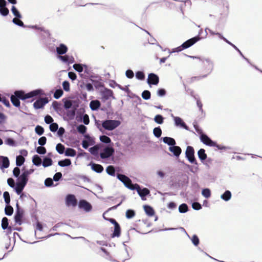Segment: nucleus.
Instances as JSON below:
<instances>
[{
	"label": "nucleus",
	"mask_w": 262,
	"mask_h": 262,
	"mask_svg": "<svg viewBox=\"0 0 262 262\" xmlns=\"http://www.w3.org/2000/svg\"><path fill=\"white\" fill-rule=\"evenodd\" d=\"M45 94L42 89H38L25 93L23 90H17L14 93V96L19 100H25L37 96H42Z\"/></svg>",
	"instance_id": "1"
},
{
	"label": "nucleus",
	"mask_w": 262,
	"mask_h": 262,
	"mask_svg": "<svg viewBox=\"0 0 262 262\" xmlns=\"http://www.w3.org/2000/svg\"><path fill=\"white\" fill-rule=\"evenodd\" d=\"M200 139L201 142L204 144L210 146V147H215L219 150H230L231 149V147L226 146L218 144L216 142L213 141L207 134L201 135L200 137Z\"/></svg>",
	"instance_id": "2"
},
{
	"label": "nucleus",
	"mask_w": 262,
	"mask_h": 262,
	"mask_svg": "<svg viewBox=\"0 0 262 262\" xmlns=\"http://www.w3.org/2000/svg\"><path fill=\"white\" fill-rule=\"evenodd\" d=\"M205 62L207 64V65L204 66L205 70L207 73L206 74L203 75L202 76H193L191 78V82H193L195 80H200L202 78H204L207 77V76L210 74L213 69L214 67L213 62L209 59H205Z\"/></svg>",
	"instance_id": "3"
},
{
	"label": "nucleus",
	"mask_w": 262,
	"mask_h": 262,
	"mask_svg": "<svg viewBox=\"0 0 262 262\" xmlns=\"http://www.w3.org/2000/svg\"><path fill=\"white\" fill-rule=\"evenodd\" d=\"M20 182V179H17L16 183L14 180L12 178L7 179L8 185L12 188L17 194H20L25 187V186H23L22 184H21Z\"/></svg>",
	"instance_id": "4"
},
{
	"label": "nucleus",
	"mask_w": 262,
	"mask_h": 262,
	"mask_svg": "<svg viewBox=\"0 0 262 262\" xmlns=\"http://www.w3.org/2000/svg\"><path fill=\"white\" fill-rule=\"evenodd\" d=\"M121 124V122L119 120L105 119L102 120V127L105 130L111 131Z\"/></svg>",
	"instance_id": "5"
},
{
	"label": "nucleus",
	"mask_w": 262,
	"mask_h": 262,
	"mask_svg": "<svg viewBox=\"0 0 262 262\" xmlns=\"http://www.w3.org/2000/svg\"><path fill=\"white\" fill-rule=\"evenodd\" d=\"M194 149L191 146H187L185 151V157L187 160L191 164H193L195 165H198V162L194 156Z\"/></svg>",
	"instance_id": "6"
},
{
	"label": "nucleus",
	"mask_w": 262,
	"mask_h": 262,
	"mask_svg": "<svg viewBox=\"0 0 262 262\" xmlns=\"http://www.w3.org/2000/svg\"><path fill=\"white\" fill-rule=\"evenodd\" d=\"M115 149L112 146L104 147L100 153V157L102 159H107L111 157L114 158Z\"/></svg>",
	"instance_id": "7"
},
{
	"label": "nucleus",
	"mask_w": 262,
	"mask_h": 262,
	"mask_svg": "<svg viewBox=\"0 0 262 262\" xmlns=\"http://www.w3.org/2000/svg\"><path fill=\"white\" fill-rule=\"evenodd\" d=\"M23 172L20 174V179L21 180V184L24 186H26L29 180V176L32 174L34 171V169H25V167L23 168Z\"/></svg>",
	"instance_id": "8"
},
{
	"label": "nucleus",
	"mask_w": 262,
	"mask_h": 262,
	"mask_svg": "<svg viewBox=\"0 0 262 262\" xmlns=\"http://www.w3.org/2000/svg\"><path fill=\"white\" fill-rule=\"evenodd\" d=\"M100 94L101 95V99L103 102L106 101L111 97L114 99H115L114 96L113 91L108 88H105L101 90L100 92Z\"/></svg>",
	"instance_id": "9"
},
{
	"label": "nucleus",
	"mask_w": 262,
	"mask_h": 262,
	"mask_svg": "<svg viewBox=\"0 0 262 262\" xmlns=\"http://www.w3.org/2000/svg\"><path fill=\"white\" fill-rule=\"evenodd\" d=\"M170 116L173 119L174 125L176 126L184 128L187 130H189V127L181 118L174 116L173 114H171Z\"/></svg>",
	"instance_id": "10"
},
{
	"label": "nucleus",
	"mask_w": 262,
	"mask_h": 262,
	"mask_svg": "<svg viewBox=\"0 0 262 262\" xmlns=\"http://www.w3.org/2000/svg\"><path fill=\"white\" fill-rule=\"evenodd\" d=\"M203 37H200L199 36H195L193 37H192L186 41H185L184 42H183L182 44V47L183 49H186L192 46H193L194 44H195L196 42H197L198 41L200 40L201 39L203 38Z\"/></svg>",
	"instance_id": "11"
},
{
	"label": "nucleus",
	"mask_w": 262,
	"mask_h": 262,
	"mask_svg": "<svg viewBox=\"0 0 262 262\" xmlns=\"http://www.w3.org/2000/svg\"><path fill=\"white\" fill-rule=\"evenodd\" d=\"M84 139L82 141V146L84 149H88V147L93 145L95 143L94 139L91 137L89 134H86L83 136Z\"/></svg>",
	"instance_id": "12"
},
{
	"label": "nucleus",
	"mask_w": 262,
	"mask_h": 262,
	"mask_svg": "<svg viewBox=\"0 0 262 262\" xmlns=\"http://www.w3.org/2000/svg\"><path fill=\"white\" fill-rule=\"evenodd\" d=\"M78 206L79 208L83 209L86 212H89L92 209V206L91 203L83 199L79 200Z\"/></svg>",
	"instance_id": "13"
},
{
	"label": "nucleus",
	"mask_w": 262,
	"mask_h": 262,
	"mask_svg": "<svg viewBox=\"0 0 262 262\" xmlns=\"http://www.w3.org/2000/svg\"><path fill=\"white\" fill-rule=\"evenodd\" d=\"M159 82V77L158 75L154 73L148 74L147 83L149 86L151 84L157 85Z\"/></svg>",
	"instance_id": "14"
},
{
	"label": "nucleus",
	"mask_w": 262,
	"mask_h": 262,
	"mask_svg": "<svg viewBox=\"0 0 262 262\" xmlns=\"http://www.w3.org/2000/svg\"><path fill=\"white\" fill-rule=\"evenodd\" d=\"M24 211L23 209H16L14 216V221L16 224L21 225L23 223L22 219L24 217Z\"/></svg>",
	"instance_id": "15"
},
{
	"label": "nucleus",
	"mask_w": 262,
	"mask_h": 262,
	"mask_svg": "<svg viewBox=\"0 0 262 262\" xmlns=\"http://www.w3.org/2000/svg\"><path fill=\"white\" fill-rule=\"evenodd\" d=\"M65 202L67 206H72L75 207L77 204V201L76 197L72 194H68L66 195Z\"/></svg>",
	"instance_id": "16"
},
{
	"label": "nucleus",
	"mask_w": 262,
	"mask_h": 262,
	"mask_svg": "<svg viewBox=\"0 0 262 262\" xmlns=\"http://www.w3.org/2000/svg\"><path fill=\"white\" fill-rule=\"evenodd\" d=\"M48 102L47 98H40L34 102L33 106L35 109L42 108Z\"/></svg>",
	"instance_id": "17"
},
{
	"label": "nucleus",
	"mask_w": 262,
	"mask_h": 262,
	"mask_svg": "<svg viewBox=\"0 0 262 262\" xmlns=\"http://www.w3.org/2000/svg\"><path fill=\"white\" fill-rule=\"evenodd\" d=\"M138 189H137V192L139 195L141 197V199L143 201L146 200V196L150 195L149 190L145 187H141L139 186Z\"/></svg>",
	"instance_id": "18"
},
{
	"label": "nucleus",
	"mask_w": 262,
	"mask_h": 262,
	"mask_svg": "<svg viewBox=\"0 0 262 262\" xmlns=\"http://www.w3.org/2000/svg\"><path fill=\"white\" fill-rule=\"evenodd\" d=\"M7 2L6 0H0V14L6 16L9 14V10L6 7Z\"/></svg>",
	"instance_id": "19"
},
{
	"label": "nucleus",
	"mask_w": 262,
	"mask_h": 262,
	"mask_svg": "<svg viewBox=\"0 0 262 262\" xmlns=\"http://www.w3.org/2000/svg\"><path fill=\"white\" fill-rule=\"evenodd\" d=\"M57 58L60 60L62 62L70 64L75 62L74 57L69 55H64V56H58Z\"/></svg>",
	"instance_id": "20"
},
{
	"label": "nucleus",
	"mask_w": 262,
	"mask_h": 262,
	"mask_svg": "<svg viewBox=\"0 0 262 262\" xmlns=\"http://www.w3.org/2000/svg\"><path fill=\"white\" fill-rule=\"evenodd\" d=\"M168 149L172 153L173 156L176 157L177 158H178L180 157V155L182 152L181 147L179 146H177L176 144H174V145L169 147Z\"/></svg>",
	"instance_id": "21"
},
{
	"label": "nucleus",
	"mask_w": 262,
	"mask_h": 262,
	"mask_svg": "<svg viewBox=\"0 0 262 262\" xmlns=\"http://www.w3.org/2000/svg\"><path fill=\"white\" fill-rule=\"evenodd\" d=\"M68 50V47L64 43H61L56 47V51L58 56L65 54Z\"/></svg>",
	"instance_id": "22"
},
{
	"label": "nucleus",
	"mask_w": 262,
	"mask_h": 262,
	"mask_svg": "<svg viewBox=\"0 0 262 262\" xmlns=\"http://www.w3.org/2000/svg\"><path fill=\"white\" fill-rule=\"evenodd\" d=\"M89 165L91 166L92 170L98 173H101L104 170L103 167L101 165L93 162H91Z\"/></svg>",
	"instance_id": "23"
},
{
	"label": "nucleus",
	"mask_w": 262,
	"mask_h": 262,
	"mask_svg": "<svg viewBox=\"0 0 262 262\" xmlns=\"http://www.w3.org/2000/svg\"><path fill=\"white\" fill-rule=\"evenodd\" d=\"M180 229L184 231L186 235L191 239V241L194 246H198L199 245L200 239L197 235L194 234L192 235V237H190L184 228L181 227Z\"/></svg>",
	"instance_id": "24"
},
{
	"label": "nucleus",
	"mask_w": 262,
	"mask_h": 262,
	"mask_svg": "<svg viewBox=\"0 0 262 262\" xmlns=\"http://www.w3.org/2000/svg\"><path fill=\"white\" fill-rule=\"evenodd\" d=\"M160 140L162 141L163 143L168 145L169 147H171L174 144H176V142L173 138L169 137H162Z\"/></svg>",
	"instance_id": "25"
},
{
	"label": "nucleus",
	"mask_w": 262,
	"mask_h": 262,
	"mask_svg": "<svg viewBox=\"0 0 262 262\" xmlns=\"http://www.w3.org/2000/svg\"><path fill=\"white\" fill-rule=\"evenodd\" d=\"M101 106V103L98 100H92L90 103V107L93 111H98Z\"/></svg>",
	"instance_id": "26"
},
{
	"label": "nucleus",
	"mask_w": 262,
	"mask_h": 262,
	"mask_svg": "<svg viewBox=\"0 0 262 262\" xmlns=\"http://www.w3.org/2000/svg\"><path fill=\"white\" fill-rule=\"evenodd\" d=\"M198 156L199 159L203 163H205V161L207 158V154L205 152V150L203 148H201L198 151Z\"/></svg>",
	"instance_id": "27"
},
{
	"label": "nucleus",
	"mask_w": 262,
	"mask_h": 262,
	"mask_svg": "<svg viewBox=\"0 0 262 262\" xmlns=\"http://www.w3.org/2000/svg\"><path fill=\"white\" fill-rule=\"evenodd\" d=\"M0 159L2 160V163L1 164V169L7 168L9 167L10 161L9 158L6 156H0Z\"/></svg>",
	"instance_id": "28"
},
{
	"label": "nucleus",
	"mask_w": 262,
	"mask_h": 262,
	"mask_svg": "<svg viewBox=\"0 0 262 262\" xmlns=\"http://www.w3.org/2000/svg\"><path fill=\"white\" fill-rule=\"evenodd\" d=\"M143 208L145 213L149 216H152L155 214V210L154 208L148 205H144Z\"/></svg>",
	"instance_id": "29"
},
{
	"label": "nucleus",
	"mask_w": 262,
	"mask_h": 262,
	"mask_svg": "<svg viewBox=\"0 0 262 262\" xmlns=\"http://www.w3.org/2000/svg\"><path fill=\"white\" fill-rule=\"evenodd\" d=\"M76 119L79 122H83L85 125H88L90 123V119L89 115L87 114H84V116L81 117H76Z\"/></svg>",
	"instance_id": "30"
},
{
	"label": "nucleus",
	"mask_w": 262,
	"mask_h": 262,
	"mask_svg": "<svg viewBox=\"0 0 262 262\" xmlns=\"http://www.w3.org/2000/svg\"><path fill=\"white\" fill-rule=\"evenodd\" d=\"M117 178L119 181L122 182L124 185L125 184H126V185L127 183H128V182H129L130 180V179L127 176H125L124 174L120 173H118L117 174Z\"/></svg>",
	"instance_id": "31"
},
{
	"label": "nucleus",
	"mask_w": 262,
	"mask_h": 262,
	"mask_svg": "<svg viewBox=\"0 0 262 262\" xmlns=\"http://www.w3.org/2000/svg\"><path fill=\"white\" fill-rule=\"evenodd\" d=\"M121 234V227L119 224L114 226V229L113 233L111 234V237H119Z\"/></svg>",
	"instance_id": "32"
},
{
	"label": "nucleus",
	"mask_w": 262,
	"mask_h": 262,
	"mask_svg": "<svg viewBox=\"0 0 262 262\" xmlns=\"http://www.w3.org/2000/svg\"><path fill=\"white\" fill-rule=\"evenodd\" d=\"M76 151L74 149L68 147L65 150L64 155L67 157H74L76 155Z\"/></svg>",
	"instance_id": "33"
},
{
	"label": "nucleus",
	"mask_w": 262,
	"mask_h": 262,
	"mask_svg": "<svg viewBox=\"0 0 262 262\" xmlns=\"http://www.w3.org/2000/svg\"><path fill=\"white\" fill-rule=\"evenodd\" d=\"M231 196L232 194L231 191L227 190L221 195V198L224 201L227 202L231 199Z\"/></svg>",
	"instance_id": "34"
},
{
	"label": "nucleus",
	"mask_w": 262,
	"mask_h": 262,
	"mask_svg": "<svg viewBox=\"0 0 262 262\" xmlns=\"http://www.w3.org/2000/svg\"><path fill=\"white\" fill-rule=\"evenodd\" d=\"M32 162L36 166H39L42 164L41 159L38 155H35L33 156Z\"/></svg>",
	"instance_id": "35"
},
{
	"label": "nucleus",
	"mask_w": 262,
	"mask_h": 262,
	"mask_svg": "<svg viewBox=\"0 0 262 262\" xmlns=\"http://www.w3.org/2000/svg\"><path fill=\"white\" fill-rule=\"evenodd\" d=\"M76 129H77V131L79 134H82L83 135V136H84V135L87 134H86V131H87V127L85 125H84L82 124L78 125L76 126Z\"/></svg>",
	"instance_id": "36"
},
{
	"label": "nucleus",
	"mask_w": 262,
	"mask_h": 262,
	"mask_svg": "<svg viewBox=\"0 0 262 262\" xmlns=\"http://www.w3.org/2000/svg\"><path fill=\"white\" fill-rule=\"evenodd\" d=\"M71 164V160L68 158L59 160L58 162V165L61 167L69 166Z\"/></svg>",
	"instance_id": "37"
},
{
	"label": "nucleus",
	"mask_w": 262,
	"mask_h": 262,
	"mask_svg": "<svg viewBox=\"0 0 262 262\" xmlns=\"http://www.w3.org/2000/svg\"><path fill=\"white\" fill-rule=\"evenodd\" d=\"M53 164V161L51 158L45 157L43 159V162H42V165L44 167L50 166Z\"/></svg>",
	"instance_id": "38"
},
{
	"label": "nucleus",
	"mask_w": 262,
	"mask_h": 262,
	"mask_svg": "<svg viewBox=\"0 0 262 262\" xmlns=\"http://www.w3.org/2000/svg\"><path fill=\"white\" fill-rule=\"evenodd\" d=\"M5 143L9 146L15 147L17 146L16 141L12 138L8 137L5 140Z\"/></svg>",
	"instance_id": "39"
},
{
	"label": "nucleus",
	"mask_w": 262,
	"mask_h": 262,
	"mask_svg": "<svg viewBox=\"0 0 262 262\" xmlns=\"http://www.w3.org/2000/svg\"><path fill=\"white\" fill-rule=\"evenodd\" d=\"M11 10L13 15L15 17V18L21 19L22 18L21 14L15 6H12Z\"/></svg>",
	"instance_id": "40"
},
{
	"label": "nucleus",
	"mask_w": 262,
	"mask_h": 262,
	"mask_svg": "<svg viewBox=\"0 0 262 262\" xmlns=\"http://www.w3.org/2000/svg\"><path fill=\"white\" fill-rule=\"evenodd\" d=\"M106 172L108 175L114 177L116 174L115 167L113 165H109L106 168Z\"/></svg>",
	"instance_id": "41"
},
{
	"label": "nucleus",
	"mask_w": 262,
	"mask_h": 262,
	"mask_svg": "<svg viewBox=\"0 0 262 262\" xmlns=\"http://www.w3.org/2000/svg\"><path fill=\"white\" fill-rule=\"evenodd\" d=\"M25 161V159L22 156L18 155L16 157V165L17 167L22 166Z\"/></svg>",
	"instance_id": "42"
},
{
	"label": "nucleus",
	"mask_w": 262,
	"mask_h": 262,
	"mask_svg": "<svg viewBox=\"0 0 262 262\" xmlns=\"http://www.w3.org/2000/svg\"><path fill=\"white\" fill-rule=\"evenodd\" d=\"M66 149L65 146L61 143H58L56 146V150L59 154H64Z\"/></svg>",
	"instance_id": "43"
},
{
	"label": "nucleus",
	"mask_w": 262,
	"mask_h": 262,
	"mask_svg": "<svg viewBox=\"0 0 262 262\" xmlns=\"http://www.w3.org/2000/svg\"><path fill=\"white\" fill-rule=\"evenodd\" d=\"M125 186L130 190H136L137 191V189H138V188L139 187L140 185L138 184H133L131 180H130V182H128V183H127L126 185L125 184Z\"/></svg>",
	"instance_id": "44"
},
{
	"label": "nucleus",
	"mask_w": 262,
	"mask_h": 262,
	"mask_svg": "<svg viewBox=\"0 0 262 262\" xmlns=\"http://www.w3.org/2000/svg\"><path fill=\"white\" fill-rule=\"evenodd\" d=\"M10 100L14 106L17 107H19L20 106V100L15 97V96H14L13 95L11 96Z\"/></svg>",
	"instance_id": "45"
},
{
	"label": "nucleus",
	"mask_w": 262,
	"mask_h": 262,
	"mask_svg": "<svg viewBox=\"0 0 262 262\" xmlns=\"http://www.w3.org/2000/svg\"><path fill=\"white\" fill-rule=\"evenodd\" d=\"M84 64L81 63H75L73 66L74 69L78 72L79 73H82L83 71V67Z\"/></svg>",
	"instance_id": "46"
},
{
	"label": "nucleus",
	"mask_w": 262,
	"mask_h": 262,
	"mask_svg": "<svg viewBox=\"0 0 262 262\" xmlns=\"http://www.w3.org/2000/svg\"><path fill=\"white\" fill-rule=\"evenodd\" d=\"M164 118L160 114L156 115L154 119V121L159 124H162L164 122Z\"/></svg>",
	"instance_id": "47"
},
{
	"label": "nucleus",
	"mask_w": 262,
	"mask_h": 262,
	"mask_svg": "<svg viewBox=\"0 0 262 262\" xmlns=\"http://www.w3.org/2000/svg\"><path fill=\"white\" fill-rule=\"evenodd\" d=\"M188 211V206L186 203L181 204L179 207V212L181 213H185Z\"/></svg>",
	"instance_id": "48"
},
{
	"label": "nucleus",
	"mask_w": 262,
	"mask_h": 262,
	"mask_svg": "<svg viewBox=\"0 0 262 262\" xmlns=\"http://www.w3.org/2000/svg\"><path fill=\"white\" fill-rule=\"evenodd\" d=\"M63 94V91L59 88L58 89H56L54 93L53 97L56 99H59Z\"/></svg>",
	"instance_id": "49"
},
{
	"label": "nucleus",
	"mask_w": 262,
	"mask_h": 262,
	"mask_svg": "<svg viewBox=\"0 0 262 262\" xmlns=\"http://www.w3.org/2000/svg\"><path fill=\"white\" fill-rule=\"evenodd\" d=\"M13 213V208L10 204L6 205L5 213L8 216H11Z\"/></svg>",
	"instance_id": "50"
},
{
	"label": "nucleus",
	"mask_w": 262,
	"mask_h": 262,
	"mask_svg": "<svg viewBox=\"0 0 262 262\" xmlns=\"http://www.w3.org/2000/svg\"><path fill=\"white\" fill-rule=\"evenodd\" d=\"M53 181V180L51 178L46 179L44 182L45 186L47 187H51L57 186V184H54Z\"/></svg>",
	"instance_id": "51"
},
{
	"label": "nucleus",
	"mask_w": 262,
	"mask_h": 262,
	"mask_svg": "<svg viewBox=\"0 0 262 262\" xmlns=\"http://www.w3.org/2000/svg\"><path fill=\"white\" fill-rule=\"evenodd\" d=\"M162 133V131L160 126L156 127L153 129L154 135L157 138L161 136Z\"/></svg>",
	"instance_id": "52"
},
{
	"label": "nucleus",
	"mask_w": 262,
	"mask_h": 262,
	"mask_svg": "<svg viewBox=\"0 0 262 262\" xmlns=\"http://www.w3.org/2000/svg\"><path fill=\"white\" fill-rule=\"evenodd\" d=\"M89 151L92 155L95 157L99 156V148L96 146L90 147Z\"/></svg>",
	"instance_id": "53"
},
{
	"label": "nucleus",
	"mask_w": 262,
	"mask_h": 262,
	"mask_svg": "<svg viewBox=\"0 0 262 262\" xmlns=\"http://www.w3.org/2000/svg\"><path fill=\"white\" fill-rule=\"evenodd\" d=\"M99 138L100 141L104 144H109L112 142L110 138L106 135H101Z\"/></svg>",
	"instance_id": "54"
},
{
	"label": "nucleus",
	"mask_w": 262,
	"mask_h": 262,
	"mask_svg": "<svg viewBox=\"0 0 262 262\" xmlns=\"http://www.w3.org/2000/svg\"><path fill=\"white\" fill-rule=\"evenodd\" d=\"M66 116L68 118L69 120L74 119L76 115V112L74 110H67Z\"/></svg>",
	"instance_id": "55"
},
{
	"label": "nucleus",
	"mask_w": 262,
	"mask_h": 262,
	"mask_svg": "<svg viewBox=\"0 0 262 262\" xmlns=\"http://www.w3.org/2000/svg\"><path fill=\"white\" fill-rule=\"evenodd\" d=\"M202 195L206 199H208L211 196V190L208 188H205L202 190Z\"/></svg>",
	"instance_id": "56"
},
{
	"label": "nucleus",
	"mask_w": 262,
	"mask_h": 262,
	"mask_svg": "<svg viewBox=\"0 0 262 262\" xmlns=\"http://www.w3.org/2000/svg\"><path fill=\"white\" fill-rule=\"evenodd\" d=\"M1 226L3 229L6 230L8 228L9 226V220L6 217H4L2 220Z\"/></svg>",
	"instance_id": "57"
},
{
	"label": "nucleus",
	"mask_w": 262,
	"mask_h": 262,
	"mask_svg": "<svg viewBox=\"0 0 262 262\" xmlns=\"http://www.w3.org/2000/svg\"><path fill=\"white\" fill-rule=\"evenodd\" d=\"M142 98L145 100H147L150 99L151 93L148 90H144L141 94Z\"/></svg>",
	"instance_id": "58"
},
{
	"label": "nucleus",
	"mask_w": 262,
	"mask_h": 262,
	"mask_svg": "<svg viewBox=\"0 0 262 262\" xmlns=\"http://www.w3.org/2000/svg\"><path fill=\"white\" fill-rule=\"evenodd\" d=\"M136 214L135 211L133 209H127L125 213L126 217L128 219H132Z\"/></svg>",
	"instance_id": "59"
},
{
	"label": "nucleus",
	"mask_w": 262,
	"mask_h": 262,
	"mask_svg": "<svg viewBox=\"0 0 262 262\" xmlns=\"http://www.w3.org/2000/svg\"><path fill=\"white\" fill-rule=\"evenodd\" d=\"M12 22L15 25H17L18 26L25 28L26 27V26L24 24L23 21L20 20V19L18 18H13L12 19Z\"/></svg>",
	"instance_id": "60"
},
{
	"label": "nucleus",
	"mask_w": 262,
	"mask_h": 262,
	"mask_svg": "<svg viewBox=\"0 0 262 262\" xmlns=\"http://www.w3.org/2000/svg\"><path fill=\"white\" fill-rule=\"evenodd\" d=\"M136 78L140 80H143L145 79V74L143 71H138L135 74Z\"/></svg>",
	"instance_id": "61"
},
{
	"label": "nucleus",
	"mask_w": 262,
	"mask_h": 262,
	"mask_svg": "<svg viewBox=\"0 0 262 262\" xmlns=\"http://www.w3.org/2000/svg\"><path fill=\"white\" fill-rule=\"evenodd\" d=\"M3 198L5 200V202L6 203V205H9L10 203V196L9 192L8 191H5L3 193Z\"/></svg>",
	"instance_id": "62"
},
{
	"label": "nucleus",
	"mask_w": 262,
	"mask_h": 262,
	"mask_svg": "<svg viewBox=\"0 0 262 262\" xmlns=\"http://www.w3.org/2000/svg\"><path fill=\"white\" fill-rule=\"evenodd\" d=\"M35 132L38 135L41 136L44 133V128L42 126L37 125L35 128Z\"/></svg>",
	"instance_id": "63"
},
{
	"label": "nucleus",
	"mask_w": 262,
	"mask_h": 262,
	"mask_svg": "<svg viewBox=\"0 0 262 262\" xmlns=\"http://www.w3.org/2000/svg\"><path fill=\"white\" fill-rule=\"evenodd\" d=\"M20 170L18 167L16 166V167H14L13 170V176L17 178V179L20 178Z\"/></svg>",
	"instance_id": "64"
}]
</instances>
